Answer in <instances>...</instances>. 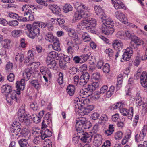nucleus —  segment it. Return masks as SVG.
I'll list each match as a JSON object with an SVG mask.
<instances>
[{"label":"nucleus","mask_w":147,"mask_h":147,"mask_svg":"<svg viewBox=\"0 0 147 147\" xmlns=\"http://www.w3.org/2000/svg\"><path fill=\"white\" fill-rule=\"evenodd\" d=\"M137 76H140V83L145 88L147 92V72L146 71L143 72L142 73L138 72L136 74Z\"/></svg>","instance_id":"39448f33"},{"label":"nucleus","mask_w":147,"mask_h":147,"mask_svg":"<svg viewBox=\"0 0 147 147\" xmlns=\"http://www.w3.org/2000/svg\"><path fill=\"white\" fill-rule=\"evenodd\" d=\"M22 33V30H15L12 31L11 34L14 37H18Z\"/></svg>","instance_id":"72a5a7b5"},{"label":"nucleus","mask_w":147,"mask_h":147,"mask_svg":"<svg viewBox=\"0 0 147 147\" xmlns=\"http://www.w3.org/2000/svg\"><path fill=\"white\" fill-rule=\"evenodd\" d=\"M76 128L78 133H84V129L90 127V123L88 122L85 118H82L79 120H76Z\"/></svg>","instance_id":"7ed1b4c3"},{"label":"nucleus","mask_w":147,"mask_h":147,"mask_svg":"<svg viewBox=\"0 0 147 147\" xmlns=\"http://www.w3.org/2000/svg\"><path fill=\"white\" fill-rule=\"evenodd\" d=\"M26 28L29 32L28 36L31 38L33 39L40 34L39 29L35 25L27 24Z\"/></svg>","instance_id":"20e7f679"},{"label":"nucleus","mask_w":147,"mask_h":147,"mask_svg":"<svg viewBox=\"0 0 147 147\" xmlns=\"http://www.w3.org/2000/svg\"><path fill=\"white\" fill-rule=\"evenodd\" d=\"M16 93L15 92H13L10 94V96L13 100L18 102H20V98L16 96Z\"/></svg>","instance_id":"de8ad7c7"},{"label":"nucleus","mask_w":147,"mask_h":147,"mask_svg":"<svg viewBox=\"0 0 147 147\" xmlns=\"http://www.w3.org/2000/svg\"><path fill=\"white\" fill-rule=\"evenodd\" d=\"M90 90H92V85H88L87 86H85L84 87V95L85 96L88 97L90 96V94H88L89 91Z\"/></svg>","instance_id":"a878e982"},{"label":"nucleus","mask_w":147,"mask_h":147,"mask_svg":"<svg viewBox=\"0 0 147 147\" xmlns=\"http://www.w3.org/2000/svg\"><path fill=\"white\" fill-rule=\"evenodd\" d=\"M136 140L138 142L143 140L144 138V135L143 132L137 134L135 136Z\"/></svg>","instance_id":"7c9ffc66"},{"label":"nucleus","mask_w":147,"mask_h":147,"mask_svg":"<svg viewBox=\"0 0 147 147\" xmlns=\"http://www.w3.org/2000/svg\"><path fill=\"white\" fill-rule=\"evenodd\" d=\"M24 131H26V133H24L23 131H22V132H23L22 137L24 138L21 139L18 141V143L20 144L21 147H27V140L28 138V134L29 131L27 129H26L24 130Z\"/></svg>","instance_id":"423d86ee"},{"label":"nucleus","mask_w":147,"mask_h":147,"mask_svg":"<svg viewBox=\"0 0 147 147\" xmlns=\"http://www.w3.org/2000/svg\"><path fill=\"white\" fill-rule=\"evenodd\" d=\"M114 125L113 124H110L108 127V129L105 130V134L107 136L111 135L114 131Z\"/></svg>","instance_id":"bb28decb"},{"label":"nucleus","mask_w":147,"mask_h":147,"mask_svg":"<svg viewBox=\"0 0 147 147\" xmlns=\"http://www.w3.org/2000/svg\"><path fill=\"white\" fill-rule=\"evenodd\" d=\"M11 41L9 39H5L4 41L3 47L5 48H8L10 46Z\"/></svg>","instance_id":"3c124183"},{"label":"nucleus","mask_w":147,"mask_h":147,"mask_svg":"<svg viewBox=\"0 0 147 147\" xmlns=\"http://www.w3.org/2000/svg\"><path fill=\"white\" fill-rule=\"evenodd\" d=\"M59 57V53L57 52L52 51L47 53L46 59L58 60Z\"/></svg>","instance_id":"4468645a"},{"label":"nucleus","mask_w":147,"mask_h":147,"mask_svg":"<svg viewBox=\"0 0 147 147\" xmlns=\"http://www.w3.org/2000/svg\"><path fill=\"white\" fill-rule=\"evenodd\" d=\"M81 61L82 63L86 61L89 58V55L88 54L80 56Z\"/></svg>","instance_id":"6e6d98bb"},{"label":"nucleus","mask_w":147,"mask_h":147,"mask_svg":"<svg viewBox=\"0 0 147 147\" xmlns=\"http://www.w3.org/2000/svg\"><path fill=\"white\" fill-rule=\"evenodd\" d=\"M15 59L17 61L20 63L23 62L24 63H27L29 62L30 60L28 57H25L23 54L18 53L16 56Z\"/></svg>","instance_id":"f8f14e48"},{"label":"nucleus","mask_w":147,"mask_h":147,"mask_svg":"<svg viewBox=\"0 0 147 147\" xmlns=\"http://www.w3.org/2000/svg\"><path fill=\"white\" fill-rule=\"evenodd\" d=\"M102 31L103 33L107 35L112 34L114 32L113 28H111L104 25H102L101 28Z\"/></svg>","instance_id":"2eb2a0df"},{"label":"nucleus","mask_w":147,"mask_h":147,"mask_svg":"<svg viewBox=\"0 0 147 147\" xmlns=\"http://www.w3.org/2000/svg\"><path fill=\"white\" fill-rule=\"evenodd\" d=\"M40 65V63L39 62H33L29 64L27 68L29 69L31 72H32L34 74H35L38 72L36 69L38 68Z\"/></svg>","instance_id":"ddd939ff"},{"label":"nucleus","mask_w":147,"mask_h":147,"mask_svg":"<svg viewBox=\"0 0 147 147\" xmlns=\"http://www.w3.org/2000/svg\"><path fill=\"white\" fill-rule=\"evenodd\" d=\"M103 71L105 73H108L110 71V66L109 64L106 63L103 68Z\"/></svg>","instance_id":"c03bdc74"},{"label":"nucleus","mask_w":147,"mask_h":147,"mask_svg":"<svg viewBox=\"0 0 147 147\" xmlns=\"http://www.w3.org/2000/svg\"><path fill=\"white\" fill-rule=\"evenodd\" d=\"M42 131L41 135V138L43 140L45 139L46 138L49 137L51 135V132L47 129H44Z\"/></svg>","instance_id":"b1692460"},{"label":"nucleus","mask_w":147,"mask_h":147,"mask_svg":"<svg viewBox=\"0 0 147 147\" xmlns=\"http://www.w3.org/2000/svg\"><path fill=\"white\" fill-rule=\"evenodd\" d=\"M63 59H61L59 60V67L61 68L64 69L66 66V63L70 61L69 57L63 54Z\"/></svg>","instance_id":"dca6fc26"},{"label":"nucleus","mask_w":147,"mask_h":147,"mask_svg":"<svg viewBox=\"0 0 147 147\" xmlns=\"http://www.w3.org/2000/svg\"><path fill=\"white\" fill-rule=\"evenodd\" d=\"M136 103L139 106H140L142 104L143 102L140 96H139L137 97L136 100Z\"/></svg>","instance_id":"69168bd1"},{"label":"nucleus","mask_w":147,"mask_h":147,"mask_svg":"<svg viewBox=\"0 0 147 147\" xmlns=\"http://www.w3.org/2000/svg\"><path fill=\"white\" fill-rule=\"evenodd\" d=\"M123 136V133L121 131H117L115 134L114 137L116 140H120L121 139Z\"/></svg>","instance_id":"a19ab883"},{"label":"nucleus","mask_w":147,"mask_h":147,"mask_svg":"<svg viewBox=\"0 0 147 147\" xmlns=\"http://www.w3.org/2000/svg\"><path fill=\"white\" fill-rule=\"evenodd\" d=\"M32 86L35 87L36 88H38L40 86L37 80H33L31 82Z\"/></svg>","instance_id":"49530a36"},{"label":"nucleus","mask_w":147,"mask_h":147,"mask_svg":"<svg viewBox=\"0 0 147 147\" xmlns=\"http://www.w3.org/2000/svg\"><path fill=\"white\" fill-rule=\"evenodd\" d=\"M108 90V87L106 85L103 86L100 89V94H103L106 93Z\"/></svg>","instance_id":"4d7b16f0"},{"label":"nucleus","mask_w":147,"mask_h":147,"mask_svg":"<svg viewBox=\"0 0 147 147\" xmlns=\"http://www.w3.org/2000/svg\"><path fill=\"white\" fill-rule=\"evenodd\" d=\"M45 62L47 66L50 69L55 70L57 69V63L55 59H46Z\"/></svg>","instance_id":"9b49d317"},{"label":"nucleus","mask_w":147,"mask_h":147,"mask_svg":"<svg viewBox=\"0 0 147 147\" xmlns=\"http://www.w3.org/2000/svg\"><path fill=\"white\" fill-rule=\"evenodd\" d=\"M33 13H28V15H27V16L25 17L24 18L23 20L24 21L27 20L28 19L29 21H32L34 19Z\"/></svg>","instance_id":"4c0bfd02"},{"label":"nucleus","mask_w":147,"mask_h":147,"mask_svg":"<svg viewBox=\"0 0 147 147\" xmlns=\"http://www.w3.org/2000/svg\"><path fill=\"white\" fill-rule=\"evenodd\" d=\"M115 9L116 10L123 9H127V7L123 2L119 0H112Z\"/></svg>","instance_id":"0eeeda50"},{"label":"nucleus","mask_w":147,"mask_h":147,"mask_svg":"<svg viewBox=\"0 0 147 147\" xmlns=\"http://www.w3.org/2000/svg\"><path fill=\"white\" fill-rule=\"evenodd\" d=\"M137 45H141L144 44V42L142 40L137 37H135L132 40Z\"/></svg>","instance_id":"473e14b6"},{"label":"nucleus","mask_w":147,"mask_h":147,"mask_svg":"<svg viewBox=\"0 0 147 147\" xmlns=\"http://www.w3.org/2000/svg\"><path fill=\"white\" fill-rule=\"evenodd\" d=\"M53 45L52 46V47L53 49L55 50L58 51H60L61 50V49L60 47V44L59 39H57L53 43Z\"/></svg>","instance_id":"cd10ccee"},{"label":"nucleus","mask_w":147,"mask_h":147,"mask_svg":"<svg viewBox=\"0 0 147 147\" xmlns=\"http://www.w3.org/2000/svg\"><path fill=\"white\" fill-rule=\"evenodd\" d=\"M28 7V5H24L22 8V10L25 12L24 14L25 16L26 15H28V9L29 8Z\"/></svg>","instance_id":"0e129e2a"},{"label":"nucleus","mask_w":147,"mask_h":147,"mask_svg":"<svg viewBox=\"0 0 147 147\" xmlns=\"http://www.w3.org/2000/svg\"><path fill=\"white\" fill-rule=\"evenodd\" d=\"M7 24L10 26L14 27L18 25V23L16 20H13L9 21Z\"/></svg>","instance_id":"a18cd8bd"},{"label":"nucleus","mask_w":147,"mask_h":147,"mask_svg":"<svg viewBox=\"0 0 147 147\" xmlns=\"http://www.w3.org/2000/svg\"><path fill=\"white\" fill-rule=\"evenodd\" d=\"M24 121L25 123H30L31 121L32 116H30L29 114H28L25 115L24 119Z\"/></svg>","instance_id":"79ce46f5"},{"label":"nucleus","mask_w":147,"mask_h":147,"mask_svg":"<svg viewBox=\"0 0 147 147\" xmlns=\"http://www.w3.org/2000/svg\"><path fill=\"white\" fill-rule=\"evenodd\" d=\"M30 107L34 110H36L38 109V105L36 102H34L30 104Z\"/></svg>","instance_id":"052dcab7"},{"label":"nucleus","mask_w":147,"mask_h":147,"mask_svg":"<svg viewBox=\"0 0 147 147\" xmlns=\"http://www.w3.org/2000/svg\"><path fill=\"white\" fill-rule=\"evenodd\" d=\"M82 38L83 41L86 42H90L91 40L90 38L88 35L87 36H85V35H83Z\"/></svg>","instance_id":"bf43d9fd"},{"label":"nucleus","mask_w":147,"mask_h":147,"mask_svg":"<svg viewBox=\"0 0 147 147\" xmlns=\"http://www.w3.org/2000/svg\"><path fill=\"white\" fill-rule=\"evenodd\" d=\"M99 83L98 82H94L92 84V90H95L97 89L99 86Z\"/></svg>","instance_id":"864d4df0"},{"label":"nucleus","mask_w":147,"mask_h":147,"mask_svg":"<svg viewBox=\"0 0 147 147\" xmlns=\"http://www.w3.org/2000/svg\"><path fill=\"white\" fill-rule=\"evenodd\" d=\"M94 10L95 13L98 15L101 16L105 15L103 9L100 7L98 6H95Z\"/></svg>","instance_id":"393cba45"},{"label":"nucleus","mask_w":147,"mask_h":147,"mask_svg":"<svg viewBox=\"0 0 147 147\" xmlns=\"http://www.w3.org/2000/svg\"><path fill=\"white\" fill-rule=\"evenodd\" d=\"M73 42V41H71L70 42L71 45L69 46L67 48V51L68 53L72 54L74 52L75 50H78L79 49V47L77 45V43L74 45Z\"/></svg>","instance_id":"f3484780"},{"label":"nucleus","mask_w":147,"mask_h":147,"mask_svg":"<svg viewBox=\"0 0 147 147\" xmlns=\"http://www.w3.org/2000/svg\"><path fill=\"white\" fill-rule=\"evenodd\" d=\"M75 90V87L73 85H69L67 88V93L70 96H72L74 94Z\"/></svg>","instance_id":"c756f323"},{"label":"nucleus","mask_w":147,"mask_h":147,"mask_svg":"<svg viewBox=\"0 0 147 147\" xmlns=\"http://www.w3.org/2000/svg\"><path fill=\"white\" fill-rule=\"evenodd\" d=\"M133 52L132 49L131 47H128L125 49L124 53L132 56Z\"/></svg>","instance_id":"338daca9"},{"label":"nucleus","mask_w":147,"mask_h":147,"mask_svg":"<svg viewBox=\"0 0 147 147\" xmlns=\"http://www.w3.org/2000/svg\"><path fill=\"white\" fill-rule=\"evenodd\" d=\"M27 44V42L25 41L24 38H22L20 40V45L21 47L23 48L26 47Z\"/></svg>","instance_id":"e2e57ef3"},{"label":"nucleus","mask_w":147,"mask_h":147,"mask_svg":"<svg viewBox=\"0 0 147 147\" xmlns=\"http://www.w3.org/2000/svg\"><path fill=\"white\" fill-rule=\"evenodd\" d=\"M74 107L76 111L80 116H82L87 115L94 108L92 105H89V100L88 99H79V100H75Z\"/></svg>","instance_id":"f03ea898"},{"label":"nucleus","mask_w":147,"mask_h":147,"mask_svg":"<svg viewBox=\"0 0 147 147\" xmlns=\"http://www.w3.org/2000/svg\"><path fill=\"white\" fill-rule=\"evenodd\" d=\"M92 78L93 79L96 80L98 81L100 79V74L98 73H95L93 74L92 76Z\"/></svg>","instance_id":"09e8293b"},{"label":"nucleus","mask_w":147,"mask_h":147,"mask_svg":"<svg viewBox=\"0 0 147 147\" xmlns=\"http://www.w3.org/2000/svg\"><path fill=\"white\" fill-rule=\"evenodd\" d=\"M113 24L114 22L113 20L109 18L106 19L104 20V21L102 25H104L106 26H108L111 28H113L114 26Z\"/></svg>","instance_id":"4be33fe9"},{"label":"nucleus","mask_w":147,"mask_h":147,"mask_svg":"<svg viewBox=\"0 0 147 147\" xmlns=\"http://www.w3.org/2000/svg\"><path fill=\"white\" fill-rule=\"evenodd\" d=\"M101 136L98 134H97L94 137V141H96V144H98L100 143L101 140Z\"/></svg>","instance_id":"8fccbe9b"},{"label":"nucleus","mask_w":147,"mask_h":147,"mask_svg":"<svg viewBox=\"0 0 147 147\" xmlns=\"http://www.w3.org/2000/svg\"><path fill=\"white\" fill-rule=\"evenodd\" d=\"M16 84V87L17 90L16 94L19 95L20 94V90H23L24 88L25 81L22 79L20 81H17Z\"/></svg>","instance_id":"1a4fd4ad"},{"label":"nucleus","mask_w":147,"mask_h":147,"mask_svg":"<svg viewBox=\"0 0 147 147\" xmlns=\"http://www.w3.org/2000/svg\"><path fill=\"white\" fill-rule=\"evenodd\" d=\"M12 91V88L11 86L8 85H5L2 86L1 91L2 93L7 95Z\"/></svg>","instance_id":"6ab92c4d"},{"label":"nucleus","mask_w":147,"mask_h":147,"mask_svg":"<svg viewBox=\"0 0 147 147\" xmlns=\"http://www.w3.org/2000/svg\"><path fill=\"white\" fill-rule=\"evenodd\" d=\"M25 111L23 110H19L18 113V118L20 122L22 123L24 121V119L25 116Z\"/></svg>","instance_id":"5701e85b"},{"label":"nucleus","mask_w":147,"mask_h":147,"mask_svg":"<svg viewBox=\"0 0 147 147\" xmlns=\"http://www.w3.org/2000/svg\"><path fill=\"white\" fill-rule=\"evenodd\" d=\"M90 76L88 73L84 72L81 76L80 78V84L84 86L87 83L89 79Z\"/></svg>","instance_id":"9d476101"},{"label":"nucleus","mask_w":147,"mask_h":147,"mask_svg":"<svg viewBox=\"0 0 147 147\" xmlns=\"http://www.w3.org/2000/svg\"><path fill=\"white\" fill-rule=\"evenodd\" d=\"M120 113L124 116L127 115L129 119H131L133 114V108L132 107H130L128 110L126 109L123 108L120 110Z\"/></svg>","instance_id":"6e6552de"},{"label":"nucleus","mask_w":147,"mask_h":147,"mask_svg":"<svg viewBox=\"0 0 147 147\" xmlns=\"http://www.w3.org/2000/svg\"><path fill=\"white\" fill-rule=\"evenodd\" d=\"M13 67V64L10 62H8L7 64L5 69L7 72L11 71Z\"/></svg>","instance_id":"f704fd0d"},{"label":"nucleus","mask_w":147,"mask_h":147,"mask_svg":"<svg viewBox=\"0 0 147 147\" xmlns=\"http://www.w3.org/2000/svg\"><path fill=\"white\" fill-rule=\"evenodd\" d=\"M51 10L53 13L56 14H59L61 11L60 8L57 5L53 6L51 9Z\"/></svg>","instance_id":"58836bf2"},{"label":"nucleus","mask_w":147,"mask_h":147,"mask_svg":"<svg viewBox=\"0 0 147 147\" xmlns=\"http://www.w3.org/2000/svg\"><path fill=\"white\" fill-rule=\"evenodd\" d=\"M105 52L107 54H108V56L111 57L114 56V53L113 50L110 49H108L105 51Z\"/></svg>","instance_id":"37998d69"},{"label":"nucleus","mask_w":147,"mask_h":147,"mask_svg":"<svg viewBox=\"0 0 147 147\" xmlns=\"http://www.w3.org/2000/svg\"><path fill=\"white\" fill-rule=\"evenodd\" d=\"M132 56L124 53L123 55V59L124 61H127L129 60Z\"/></svg>","instance_id":"603ef678"},{"label":"nucleus","mask_w":147,"mask_h":147,"mask_svg":"<svg viewBox=\"0 0 147 147\" xmlns=\"http://www.w3.org/2000/svg\"><path fill=\"white\" fill-rule=\"evenodd\" d=\"M33 73L31 72V71L27 68L25 69L24 73L23 74V79L24 81L28 80L30 79L31 76H33L34 74Z\"/></svg>","instance_id":"aec40b11"},{"label":"nucleus","mask_w":147,"mask_h":147,"mask_svg":"<svg viewBox=\"0 0 147 147\" xmlns=\"http://www.w3.org/2000/svg\"><path fill=\"white\" fill-rule=\"evenodd\" d=\"M83 133H82V138H81L82 141L85 142H88V140L90 139V136L88 135L87 133H85L84 134Z\"/></svg>","instance_id":"2f4dec72"},{"label":"nucleus","mask_w":147,"mask_h":147,"mask_svg":"<svg viewBox=\"0 0 147 147\" xmlns=\"http://www.w3.org/2000/svg\"><path fill=\"white\" fill-rule=\"evenodd\" d=\"M40 71L41 74L43 75H46L49 73L48 69L45 66H42L40 67Z\"/></svg>","instance_id":"e433bc0d"},{"label":"nucleus","mask_w":147,"mask_h":147,"mask_svg":"<svg viewBox=\"0 0 147 147\" xmlns=\"http://www.w3.org/2000/svg\"><path fill=\"white\" fill-rule=\"evenodd\" d=\"M115 15L116 17L120 21L122 20L126 16L123 13L118 10L115 12Z\"/></svg>","instance_id":"c85d7f7f"},{"label":"nucleus","mask_w":147,"mask_h":147,"mask_svg":"<svg viewBox=\"0 0 147 147\" xmlns=\"http://www.w3.org/2000/svg\"><path fill=\"white\" fill-rule=\"evenodd\" d=\"M15 75L13 73H11L7 77V80L10 82H12L14 79Z\"/></svg>","instance_id":"13d9d810"},{"label":"nucleus","mask_w":147,"mask_h":147,"mask_svg":"<svg viewBox=\"0 0 147 147\" xmlns=\"http://www.w3.org/2000/svg\"><path fill=\"white\" fill-rule=\"evenodd\" d=\"M119 118V115L118 113H116L112 116L111 119L113 122L117 121Z\"/></svg>","instance_id":"5fc2aeb1"},{"label":"nucleus","mask_w":147,"mask_h":147,"mask_svg":"<svg viewBox=\"0 0 147 147\" xmlns=\"http://www.w3.org/2000/svg\"><path fill=\"white\" fill-rule=\"evenodd\" d=\"M73 7L69 4H66L64 6L63 10L64 11L67 13L72 10Z\"/></svg>","instance_id":"c9c22d12"},{"label":"nucleus","mask_w":147,"mask_h":147,"mask_svg":"<svg viewBox=\"0 0 147 147\" xmlns=\"http://www.w3.org/2000/svg\"><path fill=\"white\" fill-rule=\"evenodd\" d=\"M89 10L87 6L81 4L77 8V11L75 12L74 16L76 20H79L82 18L85 19L82 20L81 22L85 29L90 27L89 20L88 19L89 16Z\"/></svg>","instance_id":"f257e3e1"},{"label":"nucleus","mask_w":147,"mask_h":147,"mask_svg":"<svg viewBox=\"0 0 147 147\" xmlns=\"http://www.w3.org/2000/svg\"><path fill=\"white\" fill-rule=\"evenodd\" d=\"M111 144V143L110 141L109 140H107L104 142L102 147H109L110 146Z\"/></svg>","instance_id":"774afa93"},{"label":"nucleus","mask_w":147,"mask_h":147,"mask_svg":"<svg viewBox=\"0 0 147 147\" xmlns=\"http://www.w3.org/2000/svg\"><path fill=\"white\" fill-rule=\"evenodd\" d=\"M40 119L37 115H32L31 121H33L36 123H38L40 121Z\"/></svg>","instance_id":"ea45409f"},{"label":"nucleus","mask_w":147,"mask_h":147,"mask_svg":"<svg viewBox=\"0 0 147 147\" xmlns=\"http://www.w3.org/2000/svg\"><path fill=\"white\" fill-rule=\"evenodd\" d=\"M112 46L115 49H119L122 48L123 44L120 41L116 40L113 42Z\"/></svg>","instance_id":"412c9836"},{"label":"nucleus","mask_w":147,"mask_h":147,"mask_svg":"<svg viewBox=\"0 0 147 147\" xmlns=\"http://www.w3.org/2000/svg\"><path fill=\"white\" fill-rule=\"evenodd\" d=\"M46 40L50 43H53L58 39V38L54 36L51 32H48L45 36Z\"/></svg>","instance_id":"a211bd4d"},{"label":"nucleus","mask_w":147,"mask_h":147,"mask_svg":"<svg viewBox=\"0 0 147 147\" xmlns=\"http://www.w3.org/2000/svg\"><path fill=\"white\" fill-rule=\"evenodd\" d=\"M123 82L122 79H119L118 78V81L116 85V88L117 89H119L122 87V84Z\"/></svg>","instance_id":"680f3d73"}]
</instances>
